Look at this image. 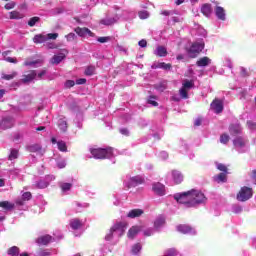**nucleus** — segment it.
I'll return each mask as SVG.
<instances>
[{"label":"nucleus","instance_id":"nucleus-16","mask_svg":"<svg viewBox=\"0 0 256 256\" xmlns=\"http://www.w3.org/2000/svg\"><path fill=\"white\" fill-rule=\"evenodd\" d=\"M242 129L241 124H230L229 133L230 135H241Z\"/></svg>","mask_w":256,"mask_h":256},{"label":"nucleus","instance_id":"nucleus-28","mask_svg":"<svg viewBox=\"0 0 256 256\" xmlns=\"http://www.w3.org/2000/svg\"><path fill=\"white\" fill-rule=\"evenodd\" d=\"M139 231H140L139 226H133L128 231V234H127L128 238L129 239H135V237H137V234L139 233Z\"/></svg>","mask_w":256,"mask_h":256},{"label":"nucleus","instance_id":"nucleus-44","mask_svg":"<svg viewBox=\"0 0 256 256\" xmlns=\"http://www.w3.org/2000/svg\"><path fill=\"white\" fill-rule=\"evenodd\" d=\"M141 249H142V247H141V245L139 243L134 244L132 246V254L133 255H138V253L141 251Z\"/></svg>","mask_w":256,"mask_h":256},{"label":"nucleus","instance_id":"nucleus-53","mask_svg":"<svg viewBox=\"0 0 256 256\" xmlns=\"http://www.w3.org/2000/svg\"><path fill=\"white\" fill-rule=\"evenodd\" d=\"M66 39L69 42L75 41L77 39V35H75V33H69L66 35Z\"/></svg>","mask_w":256,"mask_h":256},{"label":"nucleus","instance_id":"nucleus-61","mask_svg":"<svg viewBox=\"0 0 256 256\" xmlns=\"http://www.w3.org/2000/svg\"><path fill=\"white\" fill-rule=\"evenodd\" d=\"M139 47L145 48L147 47V40L142 39L138 42Z\"/></svg>","mask_w":256,"mask_h":256},{"label":"nucleus","instance_id":"nucleus-60","mask_svg":"<svg viewBox=\"0 0 256 256\" xmlns=\"http://www.w3.org/2000/svg\"><path fill=\"white\" fill-rule=\"evenodd\" d=\"M171 64L170 63H165V62H162V69H164L165 71H169V69H171Z\"/></svg>","mask_w":256,"mask_h":256},{"label":"nucleus","instance_id":"nucleus-50","mask_svg":"<svg viewBox=\"0 0 256 256\" xmlns=\"http://www.w3.org/2000/svg\"><path fill=\"white\" fill-rule=\"evenodd\" d=\"M15 5H17L15 2H8L7 4H5L4 9H6V11H11V9H15Z\"/></svg>","mask_w":256,"mask_h":256},{"label":"nucleus","instance_id":"nucleus-15","mask_svg":"<svg viewBox=\"0 0 256 256\" xmlns=\"http://www.w3.org/2000/svg\"><path fill=\"white\" fill-rule=\"evenodd\" d=\"M67 55L64 52H60L59 54H56L52 57L51 59V64L52 65H59L63 59H65Z\"/></svg>","mask_w":256,"mask_h":256},{"label":"nucleus","instance_id":"nucleus-2","mask_svg":"<svg viewBox=\"0 0 256 256\" xmlns=\"http://www.w3.org/2000/svg\"><path fill=\"white\" fill-rule=\"evenodd\" d=\"M90 153L94 159H111L113 157V148H90Z\"/></svg>","mask_w":256,"mask_h":256},{"label":"nucleus","instance_id":"nucleus-40","mask_svg":"<svg viewBox=\"0 0 256 256\" xmlns=\"http://www.w3.org/2000/svg\"><path fill=\"white\" fill-rule=\"evenodd\" d=\"M39 21H41V18L34 16L29 19L28 25H29V27H35V25H37V23H39Z\"/></svg>","mask_w":256,"mask_h":256},{"label":"nucleus","instance_id":"nucleus-34","mask_svg":"<svg viewBox=\"0 0 256 256\" xmlns=\"http://www.w3.org/2000/svg\"><path fill=\"white\" fill-rule=\"evenodd\" d=\"M9 18L10 19H23V17H25V15L17 10L11 11L9 12Z\"/></svg>","mask_w":256,"mask_h":256},{"label":"nucleus","instance_id":"nucleus-54","mask_svg":"<svg viewBox=\"0 0 256 256\" xmlns=\"http://www.w3.org/2000/svg\"><path fill=\"white\" fill-rule=\"evenodd\" d=\"M113 233H115L114 230L112 228H110L108 234H106V236H105V240L111 241V239H113Z\"/></svg>","mask_w":256,"mask_h":256},{"label":"nucleus","instance_id":"nucleus-43","mask_svg":"<svg viewBox=\"0 0 256 256\" xmlns=\"http://www.w3.org/2000/svg\"><path fill=\"white\" fill-rule=\"evenodd\" d=\"M58 126L60 131H62L63 133L67 131V122L65 120H59Z\"/></svg>","mask_w":256,"mask_h":256},{"label":"nucleus","instance_id":"nucleus-26","mask_svg":"<svg viewBox=\"0 0 256 256\" xmlns=\"http://www.w3.org/2000/svg\"><path fill=\"white\" fill-rule=\"evenodd\" d=\"M27 150L30 153H42L43 152V147H41L40 144H32L27 147Z\"/></svg>","mask_w":256,"mask_h":256},{"label":"nucleus","instance_id":"nucleus-56","mask_svg":"<svg viewBox=\"0 0 256 256\" xmlns=\"http://www.w3.org/2000/svg\"><path fill=\"white\" fill-rule=\"evenodd\" d=\"M65 87L67 89H71V87H75V81L73 80H67L66 83H65Z\"/></svg>","mask_w":256,"mask_h":256},{"label":"nucleus","instance_id":"nucleus-3","mask_svg":"<svg viewBox=\"0 0 256 256\" xmlns=\"http://www.w3.org/2000/svg\"><path fill=\"white\" fill-rule=\"evenodd\" d=\"M251 197H253V188H249L247 186L241 187L236 195L237 201H241L242 203L249 201Z\"/></svg>","mask_w":256,"mask_h":256},{"label":"nucleus","instance_id":"nucleus-59","mask_svg":"<svg viewBox=\"0 0 256 256\" xmlns=\"http://www.w3.org/2000/svg\"><path fill=\"white\" fill-rule=\"evenodd\" d=\"M87 83V79L85 78H79L76 80V85H85Z\"/></svg>","mask_w":256,"mask_h":256},{"label":"nucleus","instance_id":"nucleus-32","mask_svg":"<svg viewBox=\"0 0 256 256\" xmlns=\"http://www.w3.org/2000/svg\"><path fill=\"white\" fill-rule=\"evenodd\" d=\"M33 41L36 44L46 43V41H48V38H47V35L37 34L34 36Z\"/></svg>","mask_w":256,"mask_h":256},{"label":"nucleus","instance_id":"nucleus-52","mask_svg":"<svg viewBox=\"0 0 256 256\" xmlns=\"http://www.w3.org/2000/svg\"><path fill=\"white\" fill-rule=\"evenodd\" d=\"M71 187H73V184H71V183H63L61 185L62 191H69L71 189Z\"/></svg>","mask_w":256,"mask_h":256},{"label":"nucleus","instance_id":"nucleus-47","mask_svg":"<svg viewBox=\"0 0 256 256\" xmlns=\"http://www.w3.org/2000/svg\"><path fill=\"white\" fill-rule=\"evenodd\" d=\"M218 171H222V173H229V169L225 166V164H217Z\"/></svg>","mask_w":256,"mask_h":256},{"label":"nucleus","instance_id":"nucleus-58","mask_svg":"<svg viewBox=\"0 0 256 256\" xmlns=\"http://www.w3.org/2000/svg\"><path fill=\"white\" fill-rule=\"evenodd\" d=\"M247 127L250 128V129H256V123L251 121V120H248L247 121Z\"/></svg>","mask_w":256,"mask_h":256},{"label":"nucleus","instance_id":"nucleus-29","mask_svg":"<svg viewBox=\"0 0 256 256\" xmlns=\"http://www.w3.org/2000/svg\"><path fill=\"white\" fill-rule=\"evenodd\" d=\"M32 198H33V195L31 194V192H24L22 194V200H17L16 204L23 205V201H31Z\"/></svg>","mask_w":256,"mask_h":256},{"label":"nucleus","instance_id":"nucleus-25","mask_svg":"<svg viewBox=\"0 0 256 256\" xmlns=\"http://www.w3.org/2000/svg\"><path fill=\"white\" fill-rule=\"evenodd\" d=\"M201 13L204 14L205 17H210L211 13H213V8L211 7V4H204L201 7Z\"/></svg>","mask_w":256,"mask_h":256},{"label":"nucleus","instance_id":"nucleus-4","mask_svg":"<svg viewBox=\"0 0 256 256\" xmlns=\"http://www.w3.org/2000/svg\"><path fill=\"white\" fill-rule=\"evenodd\" d=\"M203 49H205V45L195 42L186 51L191 59H195Z\"/></svg>","mask_w":256,"mask_h":256},{"label":"nucleus","instance_id":"nucleus-64","mask_svg":"<svg viewBox=\"0 0 256 256\" xmlns=\"http://www.w3.org/2000/svg\"><path fill=\"white\" fill-rule=\"evenodd\" d=\"M47 48L48 49H57V45L55 43H48Z\"/></svg>","mask_w":256,"mask_h":256},{"label":"nucleus","instance_id":"nucleus-41","mask_svg":"<svg viewBox=\"0 0 256 256\" xmlns=\"http://www.w3.org/2000/svg\"><path fill=\"white\" fill-rule=\"evenodd\" d=\"M229 139H230L229 134L223 133L220 136V143H222V145H227L229 143Z\"/></svg>","mask_w":256,"mask_h":256},{"label":"nucleus","instance_id":"nucleus-12","mask_svg":"<svg viewBox=\"0 0 256 256\" xmlns=\"http://www.w3.org/2000/svg\"><path fill=\"white\" fill-rule=\"evenodd\" d=\"M172 179L175 183V185H181V183H183V174L178 171V170H173L172 171Z\"/></svg>","mask_w":256,"mask_h":256},{"label":"nucleus","instance_id":"nucleus-7","mask_svg":"<svg viewBox=\"0 0 256 256\" xmlns=\"http://www.w3.org/2000/svg\"><path fill=\"white\" fill-rule=\"evenodd\" d=\"M74 31L78 37H87V35L88 37H95V33L87 27H76Z\"/></svg>","mask_w":256,"mask_h":256},{"label":"nucleus","instance_id":"nucleus-35","mask_svg":"<svg viewBox=\"0 0 256 256\" xmlns=\"http://www.w3.org/2000/svg\"><path fill=\"white\" fill-rule=\"evenodd\" d=\"M182 87L187 91H191L195 87V82L193 80H185L182 84Z\"/></svg>","mask_w":256,"mask_h":256},{"label":"nucleus","instance_id":"nucleus-51","mask_svg":"<svg viewBox=\"0 0 256 256\" xmlns=\"http://www.w3.org/2000/svg\"><path fill=\"white\" fill-rule=\"evenodd\" d=\"M47 185H48L47 182L42 181V180H40L36 183L37 189H45L47 187Z\"/></svg>","mask_w":256,"mask_h":256},{"label":"nucleus","instance_id":"nucleus-62","mask_svg":"<svg viewBox=\"0 0 256 256\" xmlns=\"http://www.w3.org/2000/svg\"><path fill=\"white\" fill-rule=\"evenodd\" d=\"M5 61H7L8 63H17V58L6 57Z\"/></svg>","mask_w":256,"mask_h":256},{"label":"nucleus","instance_id":"nucleus-23","mask_svg":"<svg viewBox=\"0 0 256 256\" xmlns=\"http://www.w3.org/2000/svg\"><path fill=\"white\" fill-rule=\"evenodd\" d=\"M177 231H179V233H183L184 235H187V233H191V231H193V228H191V226L186 224H180L177 226Z\"/></svg>","mask_w":256,"mask_h":256},{"label":"nucleus","instance_id":"nucleus-20","mask_svg":"<svg viewBox=\"0 0 256 256\" xmlns=\"http://www.w3.org/2000/svg\"><path fill=\"white\" fill-rule=\"evenodd\" d=\"M143 213H144L143 209H132L127 214V217L129 219H135L137 217H141V215H143Z\"/></svg>","mask_w":256,"mask_h":256},{"label":"nucleus","instance_id":"nucleus-63","mask_svg":"<svg viewBox=\"0 0 256 256\" xmlns=\"http://www.w3.org/2000/svg\"><path fill=\"white\" fill-rule=\"evenodd\" d=\"M120 133H121L122 135L128 136V135H129V130H127V128H122V129H120Z\"/></svg>","mask_w":256,"mask_h":256},{"label":"nucleus","instance_id":"nucleus-19","mask_svg":"<svg viewBox=\"0 0 256 256\" xmlns=\"http://www.w3.org/2000/svg\"><path fill=\"white\" fill-rule=\"evenodd\" d=\"M234 147H239L240 149L247 145V140L245 138L238 136L233 140Z\"/></svg>","mask_w":256,"mask_h":256},{"label":"nucleus","instance_id":"nucleus-31","mask_svg":"<svg viewBox=\"0 0 256 256\" xmlns=\"http://www.w3.org/2000/svg\"><path fill=\"white\" fill-rule=\"evenodd\" d=\"M20 253H21V248L17 246H12L7 250V255L9 256H19Z\"/></svg>","mask_w":256,"mask_h":256},{"label":"nucleus","instance_id":"nucleus-33","mask_svg":"<svg viewBox=\"0 0 256 256\" xmlns=\"http://www.w3.org/2000/svg\"><path fill=\"white\" fill-rule=\"evenodd\" d=\"M0 207H2V209H6V211H11V209L15 208V204L9 201H2L0 202Z\"/></svg>","mask_w":256,"mask_h":256},{"label":"nucleus","instance_id":"nucleus-55","mask_svg":"<svg viewBox=\"0 0 256 256\" xmlns=\"http://www.w3.org/2000/svg\"><path fill=\"white\" fill-rule=\"evenodd\" d=\"M250 179L254 185H256V169L252 170L250 173Z\"/></svg>","mask_w":256,"mask_h":256},{"label":"nucleus","instance_id":"nucleus-36","mask_svg":"<svg viewBox=\"0 0 256 256\" xmlns=\"http://www.w3.org/2000/svg\"><path fill=\"white\" fill-rule=\"evenodd\" d=\"M95 71H96L95 66L93 65L87 66L84 71V75H86L87 77H91L92 75H95Z\"/></svg>","mask_w":256,"mask_h":256},{"label":"nucleus","instance_id":"nucleus-9","mask_svg":"<svg viewBox=\"0 0 256 256\" xmlns=\"http://www.w3.org/2000/svg\"><path fill=\"white\" fill-rule=\"evenodd\" d=\"M13 125H14V122L11 117H5L0 121V129L2 131H7V129H12Z\"/></svg>","mask_w":256,"mask_h":256},{"label":"nucleus","instance_id":"nucleus-37","mask_svg":"<svg viewBox=\"0 0 256 256\" xmlns=\"http://www.w3.org/2000/svg\"><path fill=\"white\" fill-rule=\"evenodd\" d=\"M58 151H61L62 153H67V143L65 141L60 140L57 142Z\"/></svg>","mask_w":256,"mask_h":256},{"label":"nucleus","instance_id":"nucleus-21","mask_svg":"<svg viewBox=\"0 0 256 256\" xmlns=\"http://www.w3.org/2000/svg\"><path fill=\"white\" fill-rule=\"evenodd\" d=\"M125 227H127V223L125 222H117L116 224L111 227L112 231H120V233H125Z\"/></svg>","mask_w":256,"mask_h":256},{"label":"nucleus","instance_id":"nucleus-42","mask_svg":"<svg viewBox=\"0 0 256 256\" xmlns=\"http://www.w3.org/2000/svg\"><path fill=\"white\" fill-rule=\"evenodd\" d=\"M17 77V72H13L12 74H3L2 79L5 81H11L12 79H15Z\"/></svg>","mask_w":256,"mask_h":256},{"label":"nucleus","instance_id":"nucleus-14","mask_svg":"<svg viewBox=\"0 0 256 256\" xmlns=\"http://www.w3.org/2000/svg\"><path fill=\"white\" fill-rule=\"evenodd\" d=\"M69 225L73 231H77L83 227V221L79 220V218H73L70 220Z\"/></svg>","mask_w":256,"mask_h":256},{"label":"nucleus","instance_id":"nucleus-30","mask_svg":"<svg viewBox=\"0 0 256 256\" xmlns=\"http://www.w3.org/2000/svg\"><path fill=\"white\" fill-rule=\"evenodd\" d=\"M101 25H115V23H117V20L115 19V17H109L107 16L106 18H103L102 20H100Z\"/></svg>","mask_w":256,"mask_h":256},{"label":"nucleus","instance_id":"nucleus-18","mask_svg":"<svg viewBox=\"0 0 256 256\" xmlns=\"http://www.w3.org/2000/svg\"><path fill=\"white\" fill-rule=\"evenodd\" d=\"M215 15H216L217 19H219L220 21H225V19H226L225 9L221 6H216Z\"/></svg>","mask_w":256,"mask_h":256},{"label":"nucleus","instance_id":"nucleus-22","mask_svg":"<svg viewBox=\"0 0 256 256\" xmlns=\"http://www.w3.org/2000/svg\"><path fill=\"white\" fill-rule=\"evenodd\" d=\"M167 48H165V46H158L154 52V55H156V57H167Z\"/></svg>","mask_w":256,"mask_h":256},{"label":"nucleus","instance_id":"nucleus-5","mask_svg":"<svg viewBox=\"0 0 256 256\" xmlns=\"http://www.w3.org/2000/svg\"><path fill=\"white\" fill-rule=\"evenodd\" d=\"M205 201H207L205 194L199 190L192 189V202H194L193 207L196 205H201V203H205Z\"/></svg>","mask_w":256,"mask_h":256},{"label":"nucleus","instance_id":"nucleus-11","mask_svg":"<svg viewBox=\"0 0 256 256\" xmlns=\"http://www.w3.org/2000/svg\"><path fill=\"white\" fill-rule=\"evenodd\" d=\"M152 190L156 195H159L160 197H163V195H165V185L159 182L153 184Z\"/></svg>","mask_w":256,"mask_h":256},{"label":"nucleus","instance_id":"nucleus-17","mask_svg":"<svg viewBox=\"0 0 256 256\" xmlns=\"http://www.w3.org/2000/svg\"><path fill=\"white\" fill-rule=\"evenodd\" d=\"M229 173L221 172L218 175L213 176L215 183H227V175Z\"/></svg>","mask_w":256,"mask_h":256},{"label":"nucleus","instance_id":"nucleus-6","mask_svg":"<svg viewBox=\"0 0 256 256\" xmlns=\"http://www.w3.org/2000/svg\"><path fill=\"white\" fill-rule=\"evenodd\" d=\"M210 109H212V111H214V113H216L217 115H219V113H223V100L215 98L210 104Z\"/></svg>","mask_w":256,"mask_h":256},{"label":"nucleus","instance_id":"nucleus-57","mask_svg":"<svg viewBox=\"0 0 256 256\" xmlns=\"http://www.w3.org/2000/svg\"><path fill=\"white\" fill-rule=\"evenodd\" d=\"M46 37L48 40L49 39L55 40V39H57V37H59V34L58 33H49V34H47Z\"/></svg>","mask_w":256,"mask_h":256},{"label":"nucleus","instance_id":"nucleus-39","mask_svg":"<svg viewBox=\"0 0 256 256\" xmlns=\"http://www.w3.org/2000/svg\"><path fill=\"white\" fill-rule=\"evenodd\" d=\"M180 99H189V90L186 88L181 87L179 90Z\"/></svg>","mask_w":256,"mask_h":256},{"label":"nucleus","instance_id":"nucleus-10","mask_svg":"<svg viewBox=\"0 0 256 256\" xmlns=\"http://www.w3.org/2000/svg\"><path fill=\"white\" fill-rule=\"evenodd\" d=\"M52 241H53V236L49 234L42 235L36 239L37 245H43V246H47Z\"/></svg>","mask_w":256,"mask_h":256},{"label":"nucleus","instance_id":"nucleus-49","mask_svg":"<svg viewBox=\"0 0 256 256\" xmlns=\"http://www.w3.org/2000/svg\"><path fill=\"white\" fill-rule=\"evenodd\" d=\"M158 91H165L167 89V83L161 82L155 86Z\"/></svg>","mask_w":256,"mask_h":256},{"label":"nucleus","instance_id":"nucleus-8","mask_svg":"<svg viewBox=\"0 0 256 256\" xmlns=\"http://www.w3.org/2000/svg\"><path fill=\"white\" fill-rule=\"evenodd\" d=\"M143 183H145V178H143V176H133L128 182V189H131V187H137V185H143Z\"/></svg>","mask_w":256,"mask_h":256},{"label":"nucleus","instance_id":"nucleus-38","mask_svg":"<svg viewBox=\"0 0 256 256\" xmlns=\"http://www.w3.org/2000/svg\"><path fill=\"white\" fill-rule=\"evenodd\" d=\"M19 157V150L17 149H11L10 154L8 156L9 161H14V159H17Z\"/></svg>","mask_w":256,"mask_h":256},{"label":"nucleus","instance_id":"nucleus-24","mask_svg":"<svg viewBox=\"0 0 256 256\" xmlns=\"http://www.w3.org/2000/svg\"><path fill=\"white\" fill-rule=\"evenodd\" d=\"M210 64H211V59H209V57L207 56L200 58L196 62L197 67H207Z\"/></svg>","mask_w":256,"mask_h":256},{"label":"nucleus","instance_id":"nucleus-48","mask_svg":"<svg viewBox=\"0 0 256 256\" xmlns=\"http://www.w3.org/2000/svg\"><path fill=\"white\" fill-rule=\"evenodd\" d=\"M153 99H157V97H155V96H150V97L148 98V103H149V105H153V107H158V106H159V103H158L157 101L153 100Z\"/></svg>","mask_w":256,"mask_h":256},{"label":"nucleus","instance_id":"nucleus-45","mask_svg":"<svg viewBox=\"0 0 256 256\" xmlns=\"http://www.w3.org/2000/svg\"><path fill=\"white\" fill-rule=\"evenodd\" d=\"M139 19H149V12L147 10H142L138 12Z\"/></svg>","mask_w":256,"mask_h":256},{"label":"nucleus","instance_id":"nucleus-13","mask_svg":"<svg viewBox=\"0 0 256 256\" xmlns=\"http://www.w3.org/2000/svg\"><path fill=\"white\" fill-rule=\"evenodd\" d=\"M35 77H37V71L30 70L27 74L23 75L22 83H31Z\"/></svg>","mask_w":256,"mask_h":256},{"label":"nucleus","instance_id":"nucleus-27","mask_svg":"<svg viewBox=\"0 0 256 256\" xmlns=\"http://www.w3.org/2000/svg\"><path fill=\"white\" fill-rule=\"evenodd\" d=\"M165 223H166V221H165L164 216H159L154 221V227H155V229H161V227L165 226Z\"/></svg>","mask_w":256,"mask_h":256},{"label":"nucleus","instance_id":"nucleus-1","mask_svg":"<svg viewBox=\"0 0 256 256\" xmlns=\"http://www.w3.org/2000/svg\"><path fill=\"white\" fill-rule=\"evenodd\" d=\"M175 201L186 207H193V189L187 192L177 193L174 195Z\"/></svg>","mask_w":256,"mask_h":256},{"label":"nucleus","instance_id":"nucleus-46","mask_svg":"<svg viewBox=\"0 0 256 256\" xmlns=\"http://www.w3.org/2000/svg\"><path fill=\"white\" fill-rule=\"evenodd\" d=\"M98 43H109L111 41V36H103L97 38Z\"/></svg>","mask_w":256,"mask_h":256}]
</instances>
